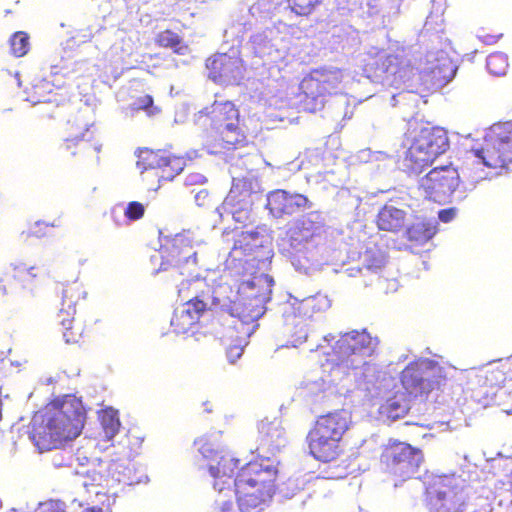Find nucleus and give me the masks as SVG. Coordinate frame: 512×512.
I'll use <instances>...</instances> for the list:
<instances>
[{
    "label": "nucleus",
    "instance_id": "1",
    "mask_svg": "<svg viewBox=\"0 0 512 512\" xmlns=\"http://www.w3.org/2000/svg\"><path fill=\"white\" fill-rule=\"evenodd\" d=\"M378 346V339L372 337L365 329L353 330L340 335L333 346L328 361L333 365L332 373H343L355 382L358 389L370 398L383 397L386 387L380 380L381 371L372 362V356Z\"/></svg>",
    "mask_w": 512,
    "mask_h": 512
},
{
    "label": "nucleus",
    "instance_id": "2",
    "mask_svg": "<svg viewBox=\"0 0 512 512\" xmlns=\"http://www.w3.org/2000/svg\"><path fill=\"white\" fill-rule=\"evenodd\" d=\"M85 418L86 411L81 400L66 396L61 404L52 405L45 414L34 415L29 439L39 452L53 450L79 436Z\"/></svg>",
    "mask_w": 512,
    "mask_h": 512
},
{
    "label": "nucleus",
    "instance_id": "3",
    "mask_svg": "<svg viewBox=\"0 0 512 512\" xmlns=\"http://www.w3.org/2000/svg\"><path fill=\"white\" fill-rule=\"evenodd\" d=\"M210 250L208 242L198 233L183 231L161 245L159 254L151 257L152 261L161 260L159 271H166L169 268L177 269L179 274H187L188 279L183 280L179 285V296L184 300L188 297V290L191 285L196 288L205 286L199 278L198 270L205 266V260Z\"/></svg>",
    "mask_w": 512,
    "mask_h": 512
},
{
    "label": "nucleus",
    "instance_id": "4",
    "mask_svg": "<svg viewBox=\"0 0 512 512\" xmlns=\"http://www.w3.org/2000/svg\"><path fill=\"white\" fill-rule=\"evenodd\" d=\"M275 460L264 457L261 461H250L233 480L240 512H261L274 492L277 476Z\"/></svg>",
    "mask_w": 512,
    "mask_h": 512
},
{
    "label": "nucleus",
    "instance_id": "5",
    "mask_svg": "<svg viewBox=\"0 0 512 512\" xmlns=\"http://www.w3.org/2000/svg\"><path fill=\"white\" fill-rule=\"evenodd\" d=\"M325 218L321 212L311 211L297 220L277 238V248L298 271H306L314 259L321 240Z\"/></svg>",
    "mask_w": 512,
    "mask_h": 512
},
{
    "label": "nucleus",
    "instance_id": "6",
    "mask_svg": "<svg viewBox=\"0 0 512 512\" xmlns=\"http://www.w3.org/2000/svg\"><path fill=\"white\" fill-rule=\"evenodd\" d=\"M343 78V72L335 67H321L313 70L299 85L303 94L301 101L304 108L310 112L319 111L327 102L326 95L335 94L331 99V105L343 108V119H350L353 108L350 109V97L342 93Z\"/></svg>",
    "mask_w": 512,
    "mask_h": 512
},
{
    "label": "nucleus",
    "instance_id": "7",
    "mask_svg": "<svg viewBox=\"0 0 512 512\" xmlns=\"http://www.w3.org/2000/svg\"><path fill=\"white\" fill-rule=\"evenodd\" d=\"M194 122L227 150L236 148L246 139L240 127L239 110L231 101H215L195 114Z\"/></svg>",
    "mask_w": 512,
    "mask_h": 512
},
{
    "label": "nucleus",
    "instance_id": "8",
    "mask_svg": "<svg viewBox=\"0 0 512 512\" xmlns=\"http://www.w3.org/2000/svg\"><path fill=\"white\" fill-rule=\"evenodd\" d=\"M194 444L202 457L208 461L206 466L210 476L215 480L213 487L219 492L210 512H233L232 491L229 488L239 460L219 449V446L207 437L198 438Z\"/></svg>",
    "mask_w": 512,
    "mask_h": 512
},
{
    "label": "nucleus",
    "instance_id": "9",
    "mask_svg": "<svg viewBox=\"0 0 512 512\" xmlns=\"http://www.w3.org/2000/svg\"><path fill=\"white\" fill-rule=\"evenodd\" d=\"M226 288H207L200 294H196L187 300L181 307H178L171 319V325L177 333H186L200 317L205 314L226 312L231 316H239L237 304L229 297L223 295Z\"/></svg>",
    "mask_w": 512,
    "mask_h": 512
},
{
    "label": "nucleus",
    "instance_id": "10",
    "mask_svg": "<svg viewBox=\"0 0 512 512\" xmlns=\"http://www.w3.org/2000/svg\"><path fill=\"white\" fill-rule=\"evenodd\" d=\"M474 155L476 170L469 174L473 184L487 177L478 166L504 168L512 163V121L492 125L485 136V147L476 150Z\"/></svg>",
    "mask_w": 512,
    "mask_h": 512
},
{
    "label": "nucleus",
    "instance_id": "11",
    "mask_svg": "<svg viewBox=\"0 0 512 512\" xmlns=\"http://www.w3.org/2000/svg\"><path fill=\"white\" fill-rule=\"evenodd\" d=\"M261 184L252 174L243 177L232 176V187L221 206H215V211L221 218L231 216L240 224L250 221L252 207L259 199Z\"/></svg>",
    "mask_w": 512,
    "mask_h": 512
},
{
    "label": "nucleus",
    "instance_id": "12",
    "mask_svg": "<svg viewBox=\"0 0 512 512\" xmlns=\"http://www.w3.org/2000/svg\"><path fill=\"white\" fill-rule=\"evenodd\" d=\"M76 473L83 477L81 485L89 486H112L115 483L132 485L140 482V478L134 473V464L130 460V450L123 448L119 457L109 460H98L93 468L87 471L76 469Z\"/></svg>",
    "mask_w": 512,
    "mask_h": 512
},
{
    "label": "nucleus",
    "instance_id": "13",
    "mask_svg": "<svg viewBox=\"0 0 512 512\" xmlns=\"http://www.w3.org/2000/svg\"><path fill=\"white\" fill-rule=\"evenodd\" d=\"M449 148L447 132L441 127H425L420 130L412 145L405 152L403 165L412 173L423 169Z\"/></svg>",
    "mask_w": 512,
    "mask_h": 512
},
{
    "label": "nucleus",
    "instance_id": "14",
    "mask_svg": "<svg viewBox=\"0 0 512 512\" xmlns=\"http://www.w3.org/2000/svg\"><path fill=\"white\" fill-rule=\"evenodd\" d=\"M444 368L429 359H421L408 365L402 372L403 389L412 397L428 396L445 383Z\"/></svg>",
    "mask_w": 512,
    "mask_h": 512
},
{
    "label": "nucleus",
    "instance_id": "15",
    "mask_svg": "<svg viewBox=\"0 0 512 512\" xmlns=\"http://www.w3.org/2000/svg\"><path fill=\"white\" fill-rule=\"evenodd\" d=\"M457 66L444 50L428 51L418 67V78L424 89L435 92L456 75Z\"/></svg>",
    "mask_w": 512,
    "mask_h": 512
},
{
    "label": "nucleus",
    "instance_id": "16",
    "mask_svg": "<svg viewBox=\"0 0 512 512\" xmlns=\"http://www.w3.org/2000/svg\"><path fill=\"white\" fill-rule=\"evenodd\" d=\"M458 477L445 476L428 492V505L434 512H463L467 492Z\"/></svg>",
    "mask_w": 512,
    "mask_h": 512
},
{
    "label": "nucleus",
    "instance_id": "17",
    "mask_svg": "<svg viewBox=\"0 0 512 512\" xmlns=\"http://www.w3.org/2000/svg\"><path fill=\"white\" fill-rule=\"evenodd\" d=\"M208 77L221 85L239 84L244 77L240 52L232 47L228 53L219 52L206 61Z\"/></svg>",
    "mask_w": 512,
    "mask_h": 512
},
{
    "label": "nucleus",
    "instance_id": "18",
    "mask_svg": "<svg viewBox=\"0 0 512 512\" xmlns=\"http://www.w3.org/2000/svg\"><path fill=\"white\" fill-rule=\"evenodd\" d=\"M375 56L378 57V60L373 64L376 66V77L383 85L400 88L401 85L410 81L414 76V69L403 55L377 51Z\"/></svg>",
    "mask_w": 512,
    "mask_h": 512
},
{
    "label": "nucleus",
    "instance_id": "19",
    "mask_svg": "<svg viewBox=\"0 0 512 512\" xmlns=\"http://www.w3.org/2000/svg\"><path fill=\"white\" fill-rule=\"evenodd\" d=\"M387 457L391 473L403 480L414 477L423 462L422 451L404 442L391 445Z\"/></svg>",
    "mask_w": 512,
    "mask_h": 512
},
{
    "label": "nucleus",
    "instance_id": "20",
    "mask_svg": "<svg viewBox=\"0 0 512 512\" xmlns=\"http://www.w3.org/2000/svg\"><path fill=\"white\" fill-rule=\"evenodd\" d=\"M459 173L451 166L432 169L420 180V186L435 201L446 200L459 186Z\"/></svg>",
    "mask_w": 512,
    "mask_h": 512
},
{
    "label": "nucleus",
    "instance_id": "21",
    "mask_svg": "<svg viewBox=\"0 0 512 512\" xmlns=\"http://www.w3.org/2000/svg\"><path fill=\"white\" fill-rule=\"evenodd\" d=\"M274 280L267 274H259L243 282L239 290L249 299L250 318L252 321L259 319L266 311L265 304L271 299Z\"/></svg>",
    "mask_w": 512,
    "mask_h": 512
},
{
    "label": "nucleus",
    "instance_id": "22",
    "mask_svg": "<svg viewBox=\"0 0 512 512\" xmlns=\"http://www.w3.org/2000/svg\"><path fill=\"white\" fill-rule=\"evenodd\" d=\"M266 206L274 217L281 218L284 215L291 216L307 208H311L312 203L303 194L291 193L279 189L267 195Z\"/></svg>",
    "mask_w": 512,
    "mask_h": 512
},
{
    "label": "nucleus",
    "instance_id": "23",
    "mask_svg": "<svg viewBox=\"0 0 512 512\" xmlns=\"http://www.w3.org/2000/svg\"><path fill=\"white\" fill-rule=\"evenodd\" d=\"M84 39L95 38L97 46L102 45V40H110L114 37L116 42L110 47L111 54L118 56L119 59H123L125 56H129L132 53L133 45L132 40L126 37V32L122 29L111 28H98L93 31L92 27L81 29L78 35Z\"/></svg>",
    "mask_w": 512,
    "mask_h": 512
},
{
    "label": "nucleus",
    "instance_id": "24",
    "mask_svg": "<svg viewBox=\"0 0 512 512\" xmlns=\"http://www.w3.org/2000/svg\"><path fill=\"white\" fill-rule=\"evenodd\" d=\"M260 444L257 448L261 461L266 454L274 455L286 444L285 432L278 420L261 421L259 424ZM270 459H272L269 456Z\"/></svg>",
    "mask_w": 512,
    "mask_h": 512
},
{
    "label": "nucleus",
    "instance_id": "25",
    "mask_svg": "<svg viewBox=\"0 0 512 512\" xmlns=\"http://www.w3.org/2000/svg\"><path fill=\"white\" fill-rule=\"evenodd\" d=\"M340 439L314 427L308 434L311 455L319 461L330 462L340 453Z\"/></svg>",
    "mask_w": 512,
    "mask_h": 512
},
{
    "label": "nucleus",
    "instance_id": "26",
    "mask_svg": "<svg viewBox=\"0 0 512 512\" xmlns=\"http://www.w3.org/2000/svg\"><path fill=\"white\" fill-rule=\"evenodd\" d=\"M281 38L274 29L266 28L263 31L254 33L250 37L249 45L253 53L260 57H268L271 61H276L282 57L279 42Z\"/></svg>",
    "mask_w": 512,
    "mask_h": 512
},
{
    "label": "nucleus",
    "instance_id": "27",
    "mask_svg": "<svg viewBox=\"0 0 512 512\" xmlns=\"http://www.w3.org/2000/svg\"><path fill=\"white\" fill-rule=\"evenodd\" d=\"M250 14L259 19L278 17L279 22L292 20L295 10L290 0H257L249 8Z\"/></svg>",
    "mask_w": 512,
    "mask_h": 512
},
{
    "label": "nucleus",
    "instance_id": "28",
    "mask_svg": "<svg viewBox=\"0 0 512 512\" xmlns=\"http://www.w3.org/2000/svg\"><path fill=\"white\" fill-rule=\"evenodd\" d=\"M298 395L311 406L327 403L334 394V389L321 377L307 378L298 387Z\"/></svg>",
    "mask_w": 512,
    "mask_h": 512
},
{
    "label": "nucleus",
    "instance_id": "29",
    "mask_svg": "<svg viewBox=\"0 0 512 512\" xmlns=\"http://www.w3.org/2000/svg\"><path fill=\"white\" fill-rule=\"evenodd\" d=\"M377 226L380 230L397 233L408 223V211L394 203H386L377 214Z\"/></svg>",
    "mask_w": 512,
    "mask_h": 512
},
{
    "label": "nucleus",
    "instance_id": "30",
    "mask_svg": "<svg viewBox=\"0 0 512 512\" xmlns=\"http://www.w3.org/2000/svg\"><path fill=\"white\" fill-rule=\"evenodd\" d=\"M351 424V415L345 410H336L318 418L315 428L342 439Z\"/></svg>",
    "mask_w": 512,
    "mask_h": 512
},
{
    "label": "nucleus",
    "instance_id": "31",
    "mask_svg": "<svg viewBox=\"0 0 512 512\" xmlns=\"http://www.w3.org/2000/svg\"><path fill=\"white\" fill-rule=\"evenodd\" d=\"M265 236L254 228L242 230L235 234L231 254L234 258L249 255L264 246Z\"/></svg>",
    "mask_w": 512,
    "mask_h": 512
},
{
    "label": "nucleus",
    "instance_id": "32",
    "mask_svg": "<svg viewBox=\"0 0 512 512\" xmlns=\"http://www.w3.org/2000/svg\"><path fill=\"white\" fill-rule=\"evenodd\" d=\"M74 445H70L68 448H53L55 451L51 456V463L56 468L68 467L73 470V473L77 476H80L76 473V469L87 471L88 468H85V463L88 461V457L84 455L79 448H77V452L74 453L73 449Z\"/></svg>",
    "mask_w": 512,
    "mask_h": 512
},
{
    "label": "nucleus",
    "instance_id": "33",
    "mask_svg": "<svg viewBox=\"0 0 512 512\" xmlns=\"http://www.w3.org/2000/svg\"><path fill=\"white\" fill-rule=\"evenodd\" d=\"M409 408V402L405 395L397 392L386 398L385 402L379 407V413L381 416L394 421L403 417Z\"/></svg>",
    "mask_w": 512,
    "mask_h": 512
},
{
    "label": "nucleus",
    "instance_id": "34",
    "mask_svg": "<svg viewBox=\"0 0 512 512\" xmlns=\"http://www.w3.org/2000/svg\"><path fill=\"white\" fill-rule=\"evenodd\" d=\"M436 233L435 226L430 222H417L408 226L405 235L408 241L421 245L428 242Z\"/></svg>",
    "mask_w": 512,
    "mask_h": 512
},
{
    "label": "nucleus",
    "instance_id": "35",
    "mask_svg": "<svg viewBox=\"0 0 512 512\" xmlns=\"http://www.w3.org/2000/svg\"><path fill=\"white\" fill-rule=\"evenodd\" d=\"M167 154L165 151H151L149 149H143L139 151L137 167L141 169V172L147 169H164L166 165Z\"/></svg>",
    "mask_w": 512,
    "mask_h": 512
},
{
    "label": "nucleus",
    "instance_id": "36",
    "mask_svg": "<svg viewBox=\"0 0 512 512\" xmlns=\"http://www.w3.org/2000/svg\"><path fill=\"white\" fill-rule=\"evenodd\" d=\"M100 422L104 437L109 441H113L121 428L118 412L112 408L102 411L100 415Z\"/></svg>",
    "mask_w": 512,
    "mask_h": 512
},
{
    "label": "nucleus",
    "instance_id": "37",
    "mask_svg": "<svg viewBox=\"0 0 512 512\" xmlns=\"http://www.w3.org/2000/svg\"><path fill=\"white\" fill-rule=\"evenodd\" d=\"M157 43L161 47L171 48L179 55H185L189 52V47L186 45L182 38L171 30H165L158 34Z\"/></svg>",
    "mask_w": 512,
    "mask_h": 512
},
{
    "label": "nucleus",
    "instance_id": "38",
    "mask_svg": "<svg viewBox=\"0 0 512 512\" xmlns=\"http://www.w3.org/2000/svg\"><path fill=\"white\" fill-rule=\"evenodd\" d=\"M74 314L75 308L71 303L68 304L67 309L61 308L58 313L59 322L64 329L63 338L66 343H75L78 341V337L80 336V333H75L72 331L73 318L70 317H72Z\"/></svg>",
    "mask_w": 512,
    "mask_h": 512
},
{
    "label": "nucleus",
    "instance_id": "39",
    "mask_svg": "<svg viewBox=\"0 0 512 512\" xmlns=\"http://www.w3.org/2000/svg\"><path fill=\"white\" fill-rule=\"evenodd\" d=\"M385 265L384 257L381 253L366 252L363 260V267L359 272L365 276L367 273L378 275Z\"/></svg>",
    "mask_w": 512,
    "mask_h": 512
},
{
    "label": "nucleus",
    "instance_id": "40",
    "mask_svg": "<svg viewBox=\"0 0 512 512\" xmlns=\"http://www.w3.org/2000/svg\"><path fill=\"white\" fill-rule=\"evenodd\" d=\"M486 66L490 74L503 76L508 68V59L506 54L497 52L490 54L486 60Z\"/></svg>",
    "mask_w": 512,
    "mask_h": 512
},
{
    "label": "nucleus",
    "instance_id": "41",
    "mask_svg": "<svg viewBox=\"0 0 512 512\" xmlns=\"http://www.w3.org/2000/svg\"><path fill=\"white\" fill-rule=\"evenodd\" d=\"M166 165L164 166L160 178L173 180V178L180 174L185 167V160L182 157L167 155Z\"/></svg>",
    "mask_w": 512,
    "mask_h": 512
},
{
    "label": "nucleus",
    "instance_id": "42",
    "mask_svg": "<svg viewBox=\"0 0 512 512\" xmlns=\"http://www.w3.org/2000/svg\"><path fill=\"white\" fill-rule=\"evenodd\" d=\"M11 52L16 57L24 56L29 50V37L24 32H16L10 39Z\"/></svg>",
    "mask_w": 512,
    "mask_h": 512
},
{
    "label": "nucleus",
    "instance_id": "43",
    "mask_svg": "<svg viewBox=\"0 0 512 512\" xmlns=\"http://www.w3.org/2000/svg\"><path fill=\"white\" fill-rule=\"evenodd\" d=\"M133 111H146L148 116L157 115L160 112V109L153 104V98L150 95H145L143 97L138 98L132 105Z\"/></svg>",
    "mask_w": 512,
    "mask_h": 512
},
{
    "label": "nucleus",
    "instance_id": "44",
    "mask_svg": "<svg viewBox=\"0 0 512 512\" xmlns=\"http://www.w3.org/2000/svg\"><path fill=\"white\" fill-rule=\"evenodd\" d=\"M322 0H290L292 9L295 10V15L304 16L311 13L315 5Z\"/></svg>",
    "mask_w": 512,
    "mask_h": 512
},
{
    "label": "nucleus",
    "instance_id": "45",
    "mask_svg": "<svg viewBox=\"0 0 512 512\" xmlns=\"http://www.w3.org/2000/svg\"><path fill=\"white\" fill-rule=\"evenodd\" d=\"M145 213V206L138 201H131L124 208V215L129 221L141 219Z\"/></svg>",
    "mask_w": 512,
    "mask_h": 512
},
{
    "label": "nucleus",
    "instance_id": "46",
    "mask_svg": "<svg viewBox=\"0 0 512 512\" xmlns=\"http://www.w3.org/2000/svg\"><path fill=\"white\" fill-rule=\"evenodd\" d=\"M192 193H195L194 200L197 206L212 208L216 205V201L213 200V197L207 189L202 188L198 191L192 190Z\"/></svg>",
    "mask_w": 512,
    "mask_h": 512
},
{
    "label": "nucleus",
    "instance_id": "47",
    "mask_svg": "<svg viewBox=\"0 0 512 512\" xmlns=\"http://www.w3.org/2000/svg\"><path fill=\"white\" fill-rule=\"evenodd\" d=\"M35 512H66V505L60 500H48L40 503Z\"/></svg>",
    "mask_w": 512,
    "mask_h": 512
},
{
    "label": "nucleus",
    "instance_id": "48",
    "mask_svg": "<svg viewBox=\"0 0 512 512\" xmlns=\"http://www.w3.org/2000/svg\"><path fill=\"white\" fill-rule=\"evenodd\" d=\"M293 337H294V339L292 341V344H293V346L296 347V346L302 344L303 342L308 341V339H309V337H311V335H309V333H308L307 326L305 324H302V325H300L299 329L295 332Z\"/></svg>",
    "mask_w": 512,
    "mask_h": 512
},
{
    "label": "nucleus",
    "instance_id": "49",
    "mask_svg": "<svg viewBox=\"0 0 512 512\" xmlns=\"http://www.w3.org/2000/svg\"><path fill=\"white\" fill-rule=\"evenodd\" d=\"M207 181L206 177L200 173H191L186 176L184 184L186 186L202 185Z\"/></svg>",
    "mask_w": 512,
    "mask_h": 512
},
{
    "label": "nucleus",
    "instance_id": "50",
    "mask_svg": "<svg viewBox=\"0 0 512 512\" xmlns=\"http://www.w3.org/2000/svg\"><path fill=\"white\" fill-rule=\"evenodd\" d=\"M243 354V347L241 346H233L230 347L227 352V359L228 361L233 364L235 363Z\"/></svg>",
    "mask_w": 512,
    "mask_h": 512
},
{
    "label": "nucleus",
    "instance_id": "51",
    "mask_svg": "<svg viewBox=\"0 0 512 512\" xmlns=\"http://www.w3.org/2000/svg\"><path fill=\"white\" fill-rule=\"evenodd\" d=\"M387 0H366V5L371 9L370 13L375 14L384 10Z\"/></svg>",
    "mask_w": 512,
    "mask_h": 512
},
{
    "label": "nucleus",
    "instance_id": "52",
    "mask_svg": "<svg viewBox=\"0 0 512 512\" xmlns=\"http://www.w3.org/2000/svg\"><path fill=\"white\" fill-rule=\"evenodd\" d=\"M455 215L456 210L454 208L443 209L438 212L439 219L444 223H448L453 220Z\"/></svg>",
    "mask_w": 512,
    "mask_h": 512
},
{
    "label": "nucleus",
    "instance_id": "53",
    "mask_svg": "<svg viewBox=\"0 0 512 512\" xmlns=\"http://www.w3.org/2000/svg\"><path fill=\"white\" fill-rule=\"evenodd\" d=\"M151 1L152 0H130L128 2V9H130L131 12L133 11V9H136V12H139L140 4L146 5V4L150 3Z\"/></svg>",
    "mask_w": 512,
    "mask_h": 512
},
{
    "label": "nucleus",
    "instance_id": "54",
    "mask_svg": "<svg viewBox=\"0 0 512 512\" xmlns=\"http://www.w3.org/2000/svg\"><path fill=\"white\" fill-rule=\"evenodd\" d=\"M87 132H88V129L86 128L84 130V132H81L80 134H76L74 136L68 137L66 139V142L68 143V142H72V141H78V140L82 139L85 136V133H87Z\"/></svg>",
    "mask_w": 512,
    "mask_h": 512
},
{
    "label": "nucleus",
    "instance_id": "55",
    "mask_svg": "<svg viewBox=\"0 0 512 512\" xmlns=\"http://www.w3.org/2000/svg\"><path fill=\"white\" fill-rule=\"evenodd\" d=\"M505 485H507V490L512 493V471L510 474L506 475Z\"/></svg>",
    "mask_w": 512,
    "mask_h": 512
},
{
    "label": "nucleus",
    "instance_id": "56",
    "mask_svg": "<svg viewBox=\"0 0 512 512\" xmlns=\"http://www.w3.org/2000/svg\"><path fill=\"white\" fill-rule=\"evenodd\" d=\"M334 339V336L329 334L323 337V341L328 342L330 340Z\"/></svg>",
    "mask_w": 512,
    "mask_h": 512
},
{
    "label": "nucleus",
    "instance_id": "57",
    "mask_svg": "<svg viewBox=\"0 0 512 512\" xmlns=\"http://www.w3.org/2000/svg\"><path fill=\"white\" fill-rule=\"evenodd\" d=\"M84 512H102V510L100 508H96V507H93L91 509H88Z\"/></svg>",
    "mask_w": 512,
    "mask_h": 512
},
{
    "label": "nucleus",
    "instance_id": "58",
    "mask_svg": "<svg viewBox=\"0 0 512 512\" xmlns=\"http://www.w3.org/2000/svg\"><path fill=\"white\" fill-rule=\"evenodd\" d=\"M0 292L4 295L6 294V288L2 285H0Z\"/></svg>",
    "mask_w": 512,
    "mask_h": 512
},
{
    "label": "nucleus",
    "instance_id": "59",
    "mask_svg": "<svg viewBox=\"0 0 512 512\" xmlns=\"http://www.w3.org/2000/svg\"><path fill=\"white\" fill-rule=\"evenodd\" d=\"M209 153H211V154H217V153H220V151L215 150V149H209Z\"/></svg>",
    "mask_w": 512,
    "mask_h": 512
},
{
    "label": "nucleus",
    "instance_id": "60",
    "mask_svg": "<svg viewBox=\"0 0 512 512\" xmlns=\"http://www.w3.org/2000/svg\"><path fill=\"white\" fill-rule=\"evenodd\" d=\"M258 325H253L252 329L250 330V332L248 333V335L250 336L256 329Z\"/></svg>",
    "mask_w": 512,
    "mask_h": 512
},
{
    "label": "nucleus",
    "instance_id": "61",
    "mask_svg": "<svg viewBox=\"0 0 512 512\" xmlns=\"http://www.w3.org/2000/svg\"><path fill=\"white\" fill-rule=\"evenodd\" d=\"M33 270H34V267H31V268L29 269V273L34 277L35 275H34V274H32V271H33Z\"/></svg>",
    "mask_w": 512,
    "mask_h": 512
},
{
    "label": "nucleus",
    "instance_id": "62",
    "mask_svg": "<svg viewBox=\"0 0 512 512\" xmlns=\"http://www.w3.org/2000/svg\"><path fill=\"white\" fill-rule=\"evenodd\" d=\"M67 292H68L67 290H64V291H63V298H66V297H67Z\"/></svg>",
    "mask_w": 512,
    "mask_h": 512
},
{
    "label": "nucleus",
    "instance_id": "63",
    "mask_svg": "<svg viewBox=\"0 0 512 512\" xmlns=\"http://www.w3.org/2000/svg\"><path fill=\"white\" fill-rule=\"evenodd\" d=\"M33 233L37 236H40L37 231H33Z\"/></svg>",
    "mask_w": 512,
    "mask_h": 512
},
{
    "label": "nucleus",
    "instance_id": "64",
    "mask_svg": "<svg viewBox=\"0 0 512 512\" xmlns=\"http://www.w3.org/2000/svg\"><path fill=\"white\" fill-rule=\"evenodd\" d=\"M10 512H17L16 510H11Z\"/></svg>",
    "mask_w": 512,
    "mask_h": 512
}]
</instances>
